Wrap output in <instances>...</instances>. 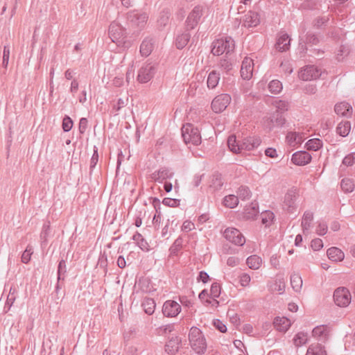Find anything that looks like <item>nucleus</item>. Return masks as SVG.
<instances>
[{"instance_id": "f257e3e1", "label": "nucleus", "mask_w": 355, "mask_h": 355, "mask_svg": "<svg viewBox=\"0 0 355 355\" xmlns=\"http://www.w3.org/2000/svg\"><path fill=\"white\" fill-rule=\"evenodd\" d=\"M109 37L111 40L119 47L128 49L130 42L126 39V30L116 21H112L108 30Z\"/></svg>"}, {"instance_id": "f03ea898", "label": "nucleus", "mask_w": 355, "mask_h": 355, "mask_svg": "<svg viewBox=\"0 0 355 355\" xmlns=\"http://www.w3.org/2000/svg\"><path fill=\"white\" fill-rule=\"evenodd\" d=\"M191 348L199 354H202L207 349V343L202 331L197 327H191L189 334Z\"/></svg>"}, {"instance_id": "7ed1b4c3", "label": "nucleus", "mask_w": 355, "mask_h": 355, "mask_svg": "<svg viewBox=\"0 0 355 355\" xmlns=\"http://www.w3.org/2000/svg\"><path fill=\"white\" fill-rule=\"evenodd\" d=\"M126 18L130 27L141 31L146 25L148 15L145 12L133 10L127 13Z\"/></svg>"}, {"instance_id": "20e7f679", "label": "nucleus", "mask_w": 355, "mask_h": 355, "mask_svg": "<svg viewBox=\"0 0 355 355\" xmlns=\"http://www.w3.org/2000/svg\"><path fill=\"white\" fill-rule=\"evenodd\" d=\"M234 49V41L230 37L218 39L212 43L211 53L214 55H226Z\"/></svg>"}, {"instance_id": "39448f33", "label": "nucleus", "mask_w": 355, "mask_h": 355, "mask_svg": "<svg viewBox=\"0 0 355 355\" xmlns=\"http://www.w3.org/2000/svg\"><path fill=\"white\" fill-rule=\"evenodd\" d=\"M182 135L186 144L198 146L201 143V136L198 128L191 124H187L182 128Z\"/></svg>"}, {"instance_id": "423d86ee", "label": "nucleus", "mask_w": 355, "mask_h": 355, "mask_svg": "<svg viewBox=\"0 0 355 355\" xmlns=\"http://www.w3.org/2000/svg\"><path fill=\"white\" fill-rule=\"evenodd\" d=\"M156 73L155 65L152 63H144L138 70L137 80L140 83L149 82Z\"/></svg>"}, {"instance_id": "0eeeda50", "label": "nucleus", "mask_w": 355, "mask_h": 355, "mask_svg": "<svg viewBox=\"0 0 355 355\" xmlns=\"http://www.w3.org/2000/svg\"><path fill=\"white\" fill-rule=\"evenodd\" d=\"M352 296L349 291L345 287L337 288L334 293L336 304L340 307H346L351 302Z\"/></svg>"}, {"instance_id": "6e6552de", "label": "nucleus", "mask_w": 355, "mask_h": 355, "mask_svg": "<svg viewBox=\"0 0 355 355\" xmlns=\"http://www.w3.org/2000/svg\"><path fill=\"white\" fill-rule=\"evenodd\" d=\"M231 96L227 94H222L216 96L211 102V108L215 113L223 112L231 102Z\"/></svg>"}, {"instance_id": "1a4fd4ad", "label": "nucleus", "mask_w": 355, "mask_h": 355, "mask_svg": "<svg viewBox=\"0 0 355 355\" xmlns=\"http://www.w3.org/2000/svg\"><path fill=\"white\" fill-rule=\"evenodd\" d=\"M297 191L296 190H289L285 194L282 207L283 209L288 213H293L297 209Z\"/></svg>"}, {"instance_id": "9d476101", "label": "nucleus", "mask_w": 355, "mask_h": 355, "mask_svg": "<svg viewBox=\"0 0 355 355\" xmlns=\"http://www.w3.org/2000/svg\"><path fill=\"white\" fill-rule=\"evenodd\" d=\"M225 238L235 245L242 246L245 243V239L239 230L235 228H227L224 232Z\"/></svg>"}, {"instance_id": "9b49d317", "label": "nucleus", "mask_w": 355, "mask_h": 355, "mask_svg": "<svg viewBox=\"0 0 355 355\" xmlns=\"http://www.w3.org/2000/svg\"><path fill=\"white\" fill-rule=\"evenodd\" d=\"M320 76V70L313 65L306 67L298 73L299 78L304 81L317 79Z\"/></svg>"}, {"instance_id": "f8f14e48", "label": "nucleus", "mask_w": 355, "mask_h": 355, "mask_svg": "<svg viewBox=\"0 0 355 355\" xmlns=\"http://www.w3.org/2000/svg\"><path fill=\"white\" fill-rule=\"evenodd\" d=\"M181 311L180 305L175 301L167 300L162 307L163 314L166 317H175Z\"/></svg>"}, {"instance_id": "ddd939ff", "label": "nucleus", "mask_w": 355, "mask_h": 355, "mask_svg": "<svg viewBox=\"0 0 355 355\" xmlns=\"http://www.w3.org/2000/svg\"><path fill=\"white\" fill-rule=\"evenodd\" d=\"M202 15V8L200 6H195L187 19L186 24L187 28L190 29L194 28L198 25Z\"/></svg>"}, {"instance_id": "4468645a", "label": "nucleus", "mask_w": 355, "mask_h": 355, "mask_svg": "<svg viewBox=\"0 0 355 355\" xmlns=\"http://www.w3.org/2000/svg\"><path fill=\"white\" fill-rule=\"evenodd\" d=\"M264 123L265 125L271 130L275 127L283 126L286 123V119L281 113L277 112L266 119Z\"/></svg>"}, {"instance_id": "2eb2a0df", "label": "nucleus", "mask_w": 355, "mask_h": 355, "mask_svg": "<svg viewBox=\"0 0 355 355\" xmlns=\"http://www.w3.org/2000/svg\"><path fill=\"white\" fill-rule=\"evenodd\" d=\"M254 62L252 59L245 57L241 64V76L244 80H250L252 76Z\"/></svg>"}, {"instance_id": "dca6fc26", "label": "nucleus", "mask_w": 355, "mask_h": 355, "mask_svg": "<svg viewBox=\"0 0 355 355\" xmlns=\"http://www.w3.org/2000/svg\"><path fill=\"white\" fill-rule=\"evenodd\" d=\"M311 160V155L306 151H298L293 154L291 161L298 166H304L309 164Z\"/></svg>"}, {"instance_id": "f3484780", "label": "nucleus", "mask_w": 355, "mask_h": 355, "mask_svg": "<svg viewBox=\"0 0 355 355\" xmlns=\"http://www.w3.org/2000/svg\"><path fill=\"white\" fill-rule=\"evenodd\" d=\"M319 42V38L313 33H309L306 36V40L302 41V39H300L301 45V51H300V57H304L306 51L308 50L306 47V44L309 45H315Z\"/></svg>"}, {"instance_id": "a211bd4d", "label": "nucleus", "mask_w": 355, "mask_h": 355, "mask_svg": "<svg viewBox=\"0 0 355 355\" xmlns=\"http://www.w3.org/2000/svg\"><path fill=\"white\" fill-rule=\"evenodd\" d=\"M260 23L259 14L256 12L249 11L245 15L243 19V26L248 28L255 27Z\"/></svg>"}, {"instance_id": "6ab92c4d", "label": "nucleus", "mask_w": 355, "mask_h": 355, "mask_svg": "<svg viewBox=\"0 0 355 355\" xmlns=\"http://www.w3.org/2000/svg\"><path fill=\"white\" fill-rule=\"evenodd\" d=\"M261 144V140L259 137H250L245 138L241 144V153L242 150H252L257 148Z\"/></svg>"}, {"instance_id": "aec40b11", "label": "nucleus", "mask_w": 355, "mask_h": 355, "mask_svg": "<svg viewBox=\"0 0 355 355\" xmlns=\"http://www.w3.org/2000/svg\"><path fill=\"white\" fill-rule=\"evenodd\" d=\"M329 328L327 325H319L312 331V335L319 341L325 342L329 338Z\"/></svg>"}, {"instance_id": "412c9836", "label": "nucleus", "mask_w": 355, "mask_h": 355, "mask_svg": "<svg viewBox=\"0 0 355 355\" xmlns=\"http://www.w3.org/2000/svg\"><path fill=\"white\" fill-rule=\"evenodd\" d=\"M291 39L287 33L281 32L275 44V48L279 51H287L290 47Z\"/></svg>"}, {"instance_id": "4be33fe9", "label": "nucleus", "mask_w": 355, "mask_h": 355, "mask_svg": "<svg viewBox=\"0 0 355 355\" xmlns=\"http://www.w3.org/2000/svg\"><path fill=\"white\" fill-rule=\"evenodd\" d=\"M155 46V40L150 37H146L140 45V53L141 55L147 57L153 51Z\"/></svg>"}, {"instance_id": "5701e85b", "label": "nucleus", "mask_w": 355, "mask_h": 355, "mask_svg": "<svg viewBox=\"0 0 355 355\" xmlns=\"http://www.w3.org/2000/svg\"><path fill=\"white\" fill-rule=\"evenodd\" d=\"M334 110L338 115L345 117H350L352 114V106L346 102L337 103L334 107Z\"/></svg>"}, {"instance_id": "b1692460", "label": "nucleus", "mask_w": 355, "mask_h": 355, "mask_svg": "<svg viewBox=\"0 0 355 355\" xmlns=\"http://www.w3.org/2000/svg\"><path fill=\"white\" fill-rule=\"evenodd\" d=\"M173 173L168 168H162L159 171L152 173V178L155 181L162 182L166 179H170L173 177Z\"/></svg>"}, {"instance_id": "393cba45", "label": "nucleus", "mask_w": 355, "mask_h": 355, "mask_svg": "<svg viewBox=\"0 0 355 355\" xmlns=\"http://www.w3.org/2000/svg\"><path fill=\"white\" fill-rule=\"evenodd\" d=\"M274 325L278 331L285 332L291 327V322L287 318L277 317L274 320Z\"/></svg>"}, {"instance_id": "a878e982", "label": "nucleus", "mask_w": 355, "mask_h": 355, "mask_svg": "<svg viewBox=\"0 0 355 355\" xmlns=\"http://www.w3.org/2000/svg\"><path fill=\"white\" fill-rule=\"evenodd\" d=\"M327 254L329 259L333 261H341L345 258L344 252L340 249L336 247L329 248Z\"/></svg>"}, {"instance_id": "bb28decb", "label": "nucleus", "mask_w": 355, "mask_h": 355, "mask_svg": "<svg viewBox=\"0 0 355 355\" xmlns=\"http://www.w3.org/2000/svg\"><path fill=\"white\" fill-rule=\"evenodd\" d=\"M180 340L178 337L171 338L165 345V351L169 354H175L180 347Z\"/></svg>"}, {"instance_id": "cd10ccee", "label": "nucleus", "mask_w": 355, "mask_h": 355, "mask_svg": "<svg viewBox=\"0 0 355 355\" xmlns=\"http://www.w3.org/2000/svg\"><path fill=\"white\" fill-rule=\"evenodd\" d=\"M220 78L219 72L216 71H211L207 77V84L209 89H214L218 84Z\"/></svg>"}, {"instance_id": "c85d7f7f", "label": "nucleus", "mask_w": 355, "mask_h": 355, "mask_svg": "<svg viewBox=\"0 0 355 355\" xmlns=\"http://www.w3.org/2000/svg\"><path fill=\"white\" fill-rule=\"evenodd\" d=\"M350 130L351 123L349 121H341L336 128V132L342 137H346L349 135Z\"/></svg>"}, {"instance_id": "c756f323", "label": "nucleus", "mask_w": 355, "mask_h": 355, "mask_svg": "<svg viewBox=\"0 0 355 355\" xmlns=\"http://www.w3.org/2000/svg\"><path fill=\"white\" fill-rule=\"evenodd\" d=\"M313 219V212H311L310 211H306L304 213V215H303L302 219V224H301L302 227L304 230V232L305 231H307L309 230Z\"/></svg>"}, {"instance_id": "7c9ffc66", "label": "nucleus", "mask_w": 355, "mask_h": 355, "mask_svg": "<svg viewBox=\"0 0 355 355\" xmlns=\"http://www.w3.org/2000/svg\"><path fill=\"white\" fill-rule=\"evenodd\" d=\"M261 258L257 255L250 256L246 260L248 267L252 270L259 269L261 266Z\"/></svg>"}, {"instance_id": "2f4dec72", "label": "nucleus", "mask_w": 355, "mask_h": 355, "mask_svg": "<svg viewBox=\"0 0 355 355\" xmlns=\"http://www.w3.org/2000/svg\"><path fill=\"white\" fill-rule=\"evenodd\" d=\"M190 34L189 33H183L178 35L175 40V45L178 49H182L188 44L190 39Z\"/></svg>"}, {"instance_id": "473e14b6", "label": "nucleus", "mask_w": 355, "mask_h": 355, "mask_svg": "<svg viewBox=\"0 0 355 355\" xmlns=\"http://www.w3.org/2000/svg\"><path fill=\"white\" fill-rule=\"evenodd\" d=\"M306 355H327V353L321 345L313 344L309 347Z\"/></svg>"}, {"instance_id": "72a5a7b5", "label": "nucleus", "mask_w": 355, "mask_h": 355, "mask_svg": "<svg viewBox=\"0 0 355 355\" xmlns=\"http://www.w3.org/2000/svg\"><path fill=\"white\" fill-rule=\"evenodd\" d=\"M227 146L230 150L234 153H241V144L236 141L235 135H230L227 139Z\"/></svg>"}, {"instance_id": "f704fd0d", "label": "nucleus", "mask_w": 355, "mask_h": 355, "mask_svg": "<svg viewBox=\"0 0 355 355\" xmlns=\"http://www.w3.org/2000/svg\"><path fill=\"white\" fill-rule=\"evenodd\" d=\"M155 302L152 298H146L142 302V306L146 313L152 315L155 309Z\"/></svg>"}, {"instance_id": "c9c22d12", "label": "nucleus", "mask_w": 355, "mask_h": 355, "mask_svg": "<svg viewBox=\"0 0 355 355\" xmlns=\"http://www.w3.org/2000/svg\"><path fill=\"white\" fill-rule=\"evenodd\" d=\"M291 284L295 292H300L302 287V279L300 275L293 274L291 276Z\"/></svg>"}, {"instance_id": "e433bc0d", "label": "nucleus", "mask_w": 355, "mask_h": 355, "mask_svg": "<svg viewBox=\"0 0 355 355\" xmlns=\"http://www.w3.org/2000/svg\"><path fill=\"white\" fill-rule=\"evenodd\" d=\"M261 223L266 227L270 226L275 218L273 212L270 211H265L261 214Z\"/></svg>"}, {"instance_id": "4c0bfd02", "label": "nucleus", "mask_w": 355, "mask_h": 355, "mask_svg": "<svg viewBox=\"0 0 355 355\" xmlns=\"http://www.w3.org/2000/svg\"><path fill=\"white\" fill-rule=\"evenodd\" d=\"M308 341V335L304 332L297 333L294 338H293V344L295 347H299L304 344H306Z\"/></svg>"}, {"instance_id": "58836bf2", "label": "nucleus", "mask_w": 355, "mask_h": 355, "mask_svg": "<svg viewBox=\"0 0 355 355\" xmlns=\"http://www.w3.org/2000/svg\"><path fill=\"white\" fill-rule=\"evenodd\" d=\"M286 139L290 146H295V144H300L302 142V137L295 132H288Z\"/></svg>"}, {"instance_id": "ea45409f", "label": "nucleus", "mask_w": 355, "mask_h": 355, "mask_svg": "<svg viewBox=\"0 0 355 355\" xmlns=\"http://www.w3.org/2000/svg\"><path fill=\"white\" fill-rule=\"evenodd\" d=\"M306 146L309 150L316 151L322 148V141L320 139H311L306 142Z\"/></svg>"}, {"instance_id": "a19ab883", "label": "nucleus", "mask_w": 355, "mask_h": 355, "mask_svg": "<svg viewBox=\"0 0 355 355\" xmlns=\"http://www.w3.org/2000/svg\"><path fill=\"white\" fill-rule=\"evenodd\" d=\"M282 84L278 80H273L268 85L269 91L273 94H277L282 90Z\"/></svg>"}, {"instance_id": "79ce46f5", "label": "nucleus", "mask_w": 355, "mask_h": 355, "mask_svg": "<svg viewBox=\"0 0 355 355\" xmlns=\"http://www.w3.org/2000/svg\"><path fill=\"white\" fill-rule=\"evenodd\" d=\"M340 187L343 191L346 193L352 192L354 189L353 181L349 178H344L340 182Z\"/></svg>"}, {"instance_id": "37998d69", "label": "nucleus", "mask_w": 355, "mask_h": 355, "mask_svg": "<svg viewBox=\"0 0 355 355\" xmlns=\"http://www.w3.org/2000/svg\"><path fill=\"white\" fill-rule=\"evenodd\" d=\"M350 52V48L347 45H341L336 52V58L338 61L343 60Z\"/></svg>"}, {"instance_id": "c03bdc74", "label": "nucleus", "mask_w": 355, "mask_h": 355, "mask_svg": "<svg viewBox=\"0 0 355 355\" xmlns=\"http://www.w3.org/2000/svg\"><path fill=\"white\" fill-rule=\"evenodd\" d=\"M224 205L227 207L234 208L239 203V197L234 195H229L225 196L223 201Z\"/></svg>"}, {"instance_id": "a18cd8bd", "label": "nucleus", "mask_w": 355, "mask_h": 355, "mask_svg": "<svg viewBox=\"0 0 355 355\" xmlns=\"http://www.w3.org/2000/svg\"><path fill=\"white\" fill-rule=\"evenodd\" d=\"M183 245V239L178 237L171 246L169 251L171 255H176L178 252L182 249Z\"/></svg>"}, {"instance_id": "49530a36", "label": "nucleus", "mask_w": 355, "mask_h": 355, "mask_svg": "<svg viewBox=\"0 0 355 355\" xmlns=\"http://www.w3.org/2000/svg\"><path fill=\"white\" fill-rule=\"evenodd\" d=\"M170 15L171 13L169 10L167 9L163 10L160 12L159 17L157 19V22L160 26H165L168 24Z\"/></svg>"}, {"instance_id": "de8ad7c7", "label": "nucleus", "mask_w": 355, "mask_h": 355, "mask_svg": "<svg viewBox=\"0 0 355 355\" xmlns=\"http://www.w3.org/2000/svg\"><path fill=\"white\" fill-rule=\"evenodd\" d=\"M272 291H279V293H283L285 291V282L283 279H277L273 284L270 286Z\"/></svg>"}, {"instance_id": "09e8293b", "label": "nucleus", "mask_w": 355, "mask_h": 355, "mask_svg": "<svg viewBox=\"0 0 355 355\" xmlns=\"http://www.w3.org/2000/svg\"><path fill=\"white\" fill-rule=\"evenodd\" d=\"M273 105L278 111L283 112L288 110L289 104L288 101L284 100H276L274 101Z\"/></svg>"}, {"instance_id": "8fccbe9b", "label": "nucleus", "mask_w": 355, "mask_h": 355, "mask_svg": "<svg viewBox=\"0 0 355 355\" xmlns=\"http://www.w3.org/2000/svg\"><path fill=\"white\" fill-rule=\"evenodd\" d=\"M250 191L248 187H241L237 191V197L241 200L248 199L250 197Z\"/></svg>"}, {"instance_id": "3c124183", "label": "nucleus", "mask_w": 355, "mask_h": 355, "mask_svg": "<svg viewBox=\"0 0 355 355\" xmlns=\"http://www.w3.org/2000/svg\"><path fill=\"white\" fill-rule=\"evenodd\" d=\"M259 211L256 206H250L245 209V216L248 219H253L258 214Z\"/></svg>"}, {"instance_id": "603ef678", "label": "nucleus", "mask_w": 355, "mask_h": 355, "mask_svg": "<svg viewBox=\"0 0 355 355\" xmlns=\"http://www.w3.org/2000/svg\"><path fill=\"white\" fill-rule=\"evenodd\" d=\"M33 252V248L31 245H28L21 255V261L24 263H28L31 260Z\"/></svg>"}, {"instance_id": "864d4df0", "label": "nucleus", "mask_w": 355, "mask_h": 355, "mask_svg": "<svg viewBox=\"0 0 355 355\" xmlns=\"http://www.w3.org/2000/svg\"><path fill=\"white\" fill-rule=\"evenodd\" d=\"M15 289H13V291H12V288H10L9 294L7 297V301H6V305L4 307V309H6L7 306H8V309L5 311H8L10 309L12 304H13V302H15Z\"/></svg>"}, {"instance_id": "5fc2aeb1", "label": "nucleus", "mask_w": 355, "mask_h": 355, "mask_svg": "<svg viewBox=\"0 0 355 355\" xmlns=\"http://www.w3.org/2000/svg\"><path fill=\"white\" fill-rule=\"evenodd\" d=\"M327 224L324 221H320L318 222L315 231L318 235L324 236L327 232Z\"/></svg>"}, {"instance_id": "6e6d98bb", "label": "nucleus", "mask_w": 355, "mask_h": 355, "mask_svg": "<svg viewBox=\"0 0 355 355\" xmlns=\"http://www.w3.org/2000/svg\"><path fill=\"white\" fill-rule=\"evenodd\" d=\"M220 293V286L217 283H214L211 284L210 289V297L211 298H217Z\"/></svg>"}, {"instance_id": "4d7b16f0", "label": "nucleus", "mask_w": 355, "mask_h": 355, "mask_svg": "<svg viewBox=\"0 0 355 355\" xmlns=\"http://www.w3.org/2000/svg\"><path fill=\"white\" fill-rule=\"evenodd\" d=\"M355 164V153H352L346 155L343 159V164L347 166H351Z\"/></svg>"}, {"instance_id": "13d9d810", "label": "nucleus", "mask_w": 355, "mask_h": 355, "mask_svg": "<svg viewBox=\"0 0 355 355\" xmlns=\"http://www.w3.org/2000/svg\"><path fill=\"white\" fill-rule=\"evenodd\" d=\"M73 127V121L71 119L65 116L62 121V129L64 132H69Z\"/></svg>"}, {"instance_id": "bf43d9fd", "label": "nucleus", "mask_w": 355, "mask_h": 355, "mask_svg": "<svg viewBox=\"0 0 355 355\" xmlns=\"http://www.w3.org/2000/svg\"><path fill=\"white\" fill-rule=\"evenodd\" d=\"M220 67L226 71H229L232 69V64L230 60L224 58L220 61Z\"/></svg>"}, {"instance_id": "052dcab7", "label": "nucleus", "mask_w": 355, "mask_h": 355, "mask_svg": "<svg viewBox=\"0 0 355 355\" xmlns=\"http://www.w3.org/2000/svg\"><path fill=\"white\" fill-rule=\"evenodd\" d=\"M311 246L313 250L318 251L322 248L323 242L322 239L317 238L312 240Z\"/></svg>"}, {"instance_id": "680f3d73", "label": "nucleus", "mask_w": 355, "mask_h": 355, "mask_svg": "<svg viewBox=\"0 0 355 355\" xmlns=\"http://www.w3.org/2000/svg\"><path fill=\"white\" fill-rule=\"evenodd\" d=\"M251 280L250 276L247 273H243L240 276L239 282L242 286L245 287L250 284Z\"/></svg>"}, {"instance_id": "e2e57ef3", "label": "nucleus", "mask_w": 355, "mask_h": 355, "mask_svg": "<svg viewBox=\"0 0 355 355\" xmlns=\"http://www.w3.org/2000/svg\"><path fill=\"white\" fill-rule=\"evenodd\" d=\"M214 327L222 333H225L227 331L226 325L220 320H215L213 322Z\"/></svg>"}, {"instance_id": "0e129e2a", "label": "nucleus", "mask_w": 355, "mask_h": 355, "mask_svg": "<svg viewBox=\"0 0 355 355\" xmlns=\"http://www.w3.org/2000/svg\"><path fill=\"white\" fill-rule=\"evenodd\" d=\"M10 57V48L9 46H5L3 48V65L6 67L8 64Z\"/></svg>"}, {"instance_id": "69168bd1", "label": "nucleus", "mask_w": 355, "mask_h": 355, "mask_svg": "<svg viewBox=\"0 0 355 355\" xmlns=\"http://www.w3.org/2000/svg\"><path fill=\"white\" fill-rule=\"evenodd\" d=\"M329 16L327 15V16H322V17H320L318 18H317L315 20V26H317L318 28H320L321 27L322 25L325 24L326 23H327V21H329Z\"/></svg>"}, {"instance_id": "338daca9", "label": "nucleus", "mask_w": 355, "mask_h": 355, "mask_svg": "<svg viewBox=\"0 0 355 355\" xmlns=\"http://www.w3.org/2000/svg\"><path fill=\"white\" fill-rule=\"evenodd\" d=\"M128 102V98H119L117 101V104L114 105L116 111H119L122 107H125Z\"/></svg>"}, {"instance_id": "774afa93", "label": "nucleus", "mask_w": 355, "mask_h": 355, "mask_svg": "<svg viewBox=\"0 0 355 355\" xmlns=\"http://www.w3.org/2000/svg\"><path fill=\"white\" fill-rule=\"evenodd\" d=\"M88 121L86 118H81L79 122V131L81 134L85 133L87 128Z\"/></svg>"}]
</instances>
